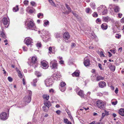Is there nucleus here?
Segmentation results:
<instances>
[{
  "instance_id": "39",
  "label": "nucleus",
  "mask_w": 124,
  "mask_h": 124,
  "mask_svg": "<svg viewBox=\"0 0 124 124\" xmlns=\"http://www.w3.org/2000/svg\"><path fill=\"white\" fill-rule=\"evenodd\" d=\"M66 85V83L64 82H62L60 83V86L59 87H65Z\"/></svg>"
},
{
  "instance_id": "24",
  "label": "nucleus",
  "mask_w": 124,
  "mask_h": 124,
  "mask_svg": "<svg viewBox=\"0 0 124 124\" xmlns=\"http://www.w3.org/2000/svg\"><path fill=\"white\" fill-rule=\"evenodd\" d=\"M119 113L122 116H124V108H121L119 111Z\"/></svg>"
},
{
  "instance_id": "56",
  "label": "nucleus",
  "mask_w": 124,
  "mask_h": 124,
  "mask_svg": "<svg viewBox=\"0 0 124 124\" xmlns=\"http://www.w3.org/2000/svg\"><path fill=\"white\" fill-rule=\"evenodd\" d=\"M98 66L100 69L101 70H102V66L101 64L100 63H99L98 64Z\"/></svg>"
},
{
  "instance_id": "22",
  "label": "nucleus",
  "mask_w": 124,
  "mask_h": 124,
  "mask_svg": "<svg viewBox=\"0 0 124 124\" xmlns=\"http://www.w3.org/2000/svg\"><path fill=\"white\" fill-rule=\"evenodd\" d=\"M101 28L103 30H106L108 27V25L107 24L105 23H103L101 25Z\"/></svg>"
},
{
  "instance_id": "50",
  "label": "nucleus",
  "mask_w": 124,
  "mask_h": 124,
  "mask_svg": "<svg viewBox=\"0 0 124 124\" xmlns=\"http://www.w3.org/2000/svg\"><path fill=\"white\" fill-rule=\"evenodd\" d=\"M8 79L9 81L11 82L13 80L12 78L10 77H9L8 78Z\"/></svg>"
},
{
  "instance_id": "46",
  "label": "nucleus",
  "mask_w": 124,
  "mask_h": 124,
  "mask_svg": "<svg viewBox=\"0 0 124 124\" xmlns=\"http://www.w3.org/2000/svg\"><path fill=\"white\" fill-rule=\"evenodd\" d=\"M121 37V35L119 34H116L115 36V37L116 38L119 39Z\"/></svg>"
},
{
  "instance_id": "30",
  "label": "nucleus",
  "mask_w": 124,
  "mask_h": 124,
  "mask_svg": "<svg viewBox=\"0 0 124 124\" xmlns=\"http://www.w3.org/2000/svg\"><path fill=\"white\" fill-rule=\"evenodd\" d=\"M85 11L86 13L90 14L91 13L92 10L90 8H86Z\"/></svg>"
},
{
  "instance_id": "41",
  "label": "nucleus",
  "mask_w": 124,
  "mask_h": 124,
  "mask_svg": "<svg viewBox=\"0 0 124 124\" xmlns=\"http://www.w3.org/2000/svg\"><path fill=\"white\" fill-rule=\"evenodd\" d=\"M49 2L52 5L54 6H56V5L54 2L52 0H48Z\"/></svg>"
},
{
  "instance_id": "48",
  "label": "nucleus",
  "mask_w": 124,
  "mask_h": 124,
  "mask_svg": "<svg viewBox=\"0 0 124 124\" xmlns=\"http://www.w3.org/2000/svg\"><path fill=\"white\" fill-rule=\"evenodd\" d=\"M105 116V113H103L102 114V116L101 119L100 120V121H101L102 119L104 118V116Z\"/></svg>"
},
{
  "instance_id": "14",
  "label": "nucleus",
  "mask_w": 124,
  "mask_h": 124,
  "mask_svg": "<svg viewBox=\"0 0 124 124\" xmlns=\"http://www.w3.org/2000/svg\"><path fill=\"white\" fill-rule=\"evenodd\" d=\"M106 85V84L105 82L103 81L100 82L99 83V87L103 88Z\"/></svg>"
},
{
  "instance_id": "49",
  "label": "nucleus",
  "mask_w": 124,
  "mask_h": 124,
  "mask_svg": "<svg viewBox=\"0 0 124 124\" xmlns=\"http://www.w3.org/2000/svg\"><path fill=\"white\" fill-rule=\"evenodd\" d=\"M41 45L40 42L36 44L37 46L39 47H41Z\"/></svg>"
},
{
  "instance_id": "7",
  "label": "nucleus",
  "mask_w": 124,
  "mask_h": 124,
  "mask_svg": "<svg viewBox=\"0 0 124 124\" xmlns=\"http://www.w3.org/2000/svg\"><path fill=\"white\" fill-rule=\"evenodd\" d=\"M50 67L52 69H57V63L55 61H52L50 63Z\"/></svg>"
},
{
  "instance_id": "2",
  "label": "nucleus",
  "mask_w": 124,
  "mask_h": 124,
  "mask_svg": "<svg viewBox=\"0 0 124 124\" xmlns=\"http://www.w3.org/2000/svg\"><path fill=\"white\" fill-rule=\"evenodd\" d=\"M27 23V29L36 31L35 24L32 21H29L26 22V23Z\"/></svg>"
},
{
  "instance_id": "57",
  "label": "nucleus",
  "mask_w": 124,
  "mask_h": 124,
  "mask_svg": "<svg viewBox=\"0 0 124 124\" xmlns=\"http://www.w3.org/2000/svg\"><path fill=\"white\" fill-rule=\"evenodd\" d=\"M23 49L24 51H26L27 50V48H26L25 46L23 47Z\"/></svg>"
},
{
  "instance_id": "16",
  "label": "nucleus",
  "mask_w": 124,
  "mask_h": 124,
  "mask_svg": "<svg viewBox=\"0 0 124 124\" xmlns=\"http://www.w3.org/2000/svg\"><path fill=\"white\" fill-rule=\"evenodd\" d=\"M63 37L65 39L68 40L70 38V36L68 32H66L63 34Z\"/></svg>"
},
{
  "instance_id": "59",
  "label": "nucleus",
  "mask_w": 124,
  "mask_h": 124,
  "mask_svg": "<svg viewBox=\"0 0 124 124\" xmlns=\"http://www.w3.org/2000/svg\"><path fill=\"white\" fill-rule=\"evenodd\" d=\"M105 115H109V113L108 111H107L106 110H105Z\"/></svg>"
},
{
  "instance_id": "47",
  "label": "nucleus",
  "mask_w": 124,
  "mask_h": 124,
  "mask_svg": "<svg viewBox=\"0 0 124 124\" xmlns=\"http://www.w3.org/2000/svg\"><path fill=\"white\" fill-rule=\"evenodd\" d=\"M18 73V76L19 77H20V78H22L23 77V75H22V74L21 71H20V72H19Z\"/></svg>"
},
{
  "instance_id": "11",
  "label": "nucleus",
  "mask_w": 124,
  "mask_h": 124,
  "mask_svg": "<svg viewBox=\"0 0 124 124\" xmlns=\"http://www.w3.org/2000/svg\"><path fill=\"white\" fill-rule=\"evenodd\" d=\"M2 22L4 25L7 26L6 27L5 26L6 28L8 27L9 24V22L8 21V20L7 18H3L2 20Z\"/></svg>"
},
{
  "instance_id": "8",
  "label": "nucleus",
  "mask_w": 124,
  "mask_h": 124,
  "mask_svg": "<svg viewBox=\"0 0 124 124\" xmlns=\"http://www.w3.org/2000/svg\"><path fill=\"white\" fill-rule=\"evenodd\" d=\"M0 119L3 120H5L8 118L6 112H3L0 115Z\"/></svg>"
},
{
  "instance_id": "3",
  "label": "nucleus",
  "mask_w": 124,
  "mask_h": 124,
  "mask_svg": "<svg viewBox=\"0 0 124 124\" xmlns=\"http://www.w3.org/2000/svg\"><path fill=\"white\" fill-rule=\"evenodd\" d=\"M31 100V97H30V96H25L23 99V101L22 102V106H25L27 104L30 102Z\"/></svg>"
},
{
  "instance_id": "5",
  "label": "nucleus",
  "mask_w": 124,
  "mask_h": 124,
  "mask_svg": "<svg viewBox=\"0 0 124 124\" xmlns=\"http://www.w3.org/2000/svg\"><path fill=\"white\" fill-rule=\"evenodd\" d=\"M30 65L31 67H34V68L37 67L38 64L36 57L34 56L32 58L31 62V63Z\"/></svg>"
},
{
  "instance_id": "33",
  "label": "nucleus",
  "mask_w": 124,
  "mask_h": 124,
  "mask_svg": "<svg viewBox=\"0 0 124 124\" xmlns=\"http://www.w3.org/2000/svg\"><path fill=\"white\" fill-rule=\"evenodd\" d=\"M37 81V80L36 78H35L33 79V83H32V85L34 86H36V83Z\"/></svg>"
},
{
  "instance_id": "29",
  "label": "nucleus",
  "mask_w": 124,
  "mask_h": 124,
  "mask_svg": "<svg viewBox=\"0 0 124 124\" xmlns=\"http://www.w3.org/2000/svg\"><path fill=\"white\" fill-rule=\"evenodd\" d=\"M43 97L44 99H45L46 100H48L49 99V96L48 94H44L43 95Z\"/></svg>"
},
{
  "instance_id": "17",
  "label": "nucleus",
  "mask_w": 124,
  "mask_h": 124,
  "mask_svg": "<svg viewBox=\"0 0 124 124\" xmlns=\"http://www.w3.org/2000/svg\"><path fill=\"white\" fill-rule=\"evenodd\" d=\"M41 64L42 66V67L44 69H46L48 67L47 63L46 62L44 61L42 62Z\"/></svg>"
},
{
  "instance_id": "13",
  "label": "nucleus",
  "mask_w": 124,
  "mask_h": 124,
  "mask_svg": "<svg viewBox=\"0 0 124 124\" xmlns=\"http://www.w3.org/2000/svg\"><path fill=\"white\" fill-rule=\"evenodd\" d=\"M105 8V6L101 5L97 8V11L101 13Z\"/></svg>"
},
{
  "instance_id": "63",
  "label": "nucleus",
  "mask_w": 124,
  "mask_h": 124,
  "mask_svg": "<svg viewBox=\"0 0 124 124\" xmlns=\"http://www.w3.org/2000/svg\"><path fill=\"white\" fill-rule=\"evenodd\" d=\"M49 92L50 93H53L54 92V90L53 89H51L49 90Z\"/></svg>"
},
{
  "instance_id": "32",
  "label": "nucleus",
  "mask_w": 124,
  "mask_h": 124,
  "mask_svg": "<svg viewBox=\"0 0 124 124\" xmlns=\"http://www.w3.org/2000/svg\"><path fill=\"white\" fill-rule=\"evenodd\" d=\"M114 10L115 12H119V8L117 6H115L114 7Z\"/></svg>"
},
{
  "instance_id": "6",
  "label": "nucleus",
  "mask_w": 124,
  "mask_h": 124,
  "mask_svg": "<svg viewBox=\"0 0 124 124\" xmlns=\"http://www.w3.org/2000/svg\"><path fill=\"white\" fill-rule=\"evenodd\" d=\"M45 84L47 87L51 86L53 84L52 79L50 78L46 79L45 81Z\"/></svg>"
},
{
  "instance_id": "52",
  "label": "nucleus",
  "mask_w": 124,
  "mask_h": 124,
  "mask_svg": "<svg viewBox=\"0 0 124 124\" xmlns=\"http://www.w3.org/2000/svg\"><path fill=\"white\" fill-rule=\"evenodd\" d=\"M64 122L65 123H67V124L69 122V121L68 120V119H64Z\"/></svg>"
},
{
  "instance_id": "64",
  "label": "nucleus",
  "mask_w": 124,
  "mask_h": 124,
  "mask_svg": "<svg viewBox=\"0 0 124 124\" xmlns=\"http://www.w3.org/2000/svg\"><path fill=\"white\" fill-rule=\"evenodd\" d=\"M121 22L122 23H124V17L123 18L120 20Z\"/></svg>"
},
{
  "instance_id": "58",
  "label": "nucleus",
  "mask_w": 124,
  "mask_h": 124,
  "mask_svg": "<svg viewBox=\"0 0 124 124\" xmlns=\"http://www.w3.org/2000/svg\"><path fill=\"white\" fill-rule=\"evenodd\" d=\"M55 37L57 38H58L60 37V36L59 34L57 33L55 35Z\"/></svg>"
},
{
  "instance_id": "20",
  "label": "nucleus",
  "mask_w": 124,
  "mask_h": 124,
  "mask_svg": "<svg viewBox=\"0 0 124 124\" xmlns=\"http://www.w3.org/2000/svg\"><path fill=\"white\" fill-rule=\"evenodd\" d=\"M90 61L88 59H85L84 62V65L85 66H87L89 65L90 64Z\"/></svg>"
},
{
  "instance_id": "26",
  "label": "nucleus",
  "mask_w": 124,
  "mask_h": 124,
  "mask_svg": "<svg viewBox=\"0 0 124 124\" xmlns=\"http://www.w3.org/2000/svg\"><path fill=\"white\" fill-rule=\"evenodd\" d=\"M96 79L97 81H100L101 80H103L104 79V78L102 77L101 76H98L96 77Z\"/></svg>"
},
{
  "instance_id": "42",
  "label": "nucleus",
  "mask_w": 124,
  "mask_h": 124,
  "mask_svg": "<svg viewBox=\"0 0 124 124\" xmlns=\"http://www.w3.org/2000/svg\"><path fill=\"white\" fill-rule=\"evenodd\" d=\"M26 11H29V12L30 13H33V11L31 9H30L29 8L27 7L26 9Z\"/></svg>"
},
{
  "instance_id": "54",
  "label": "nucleus",
  "mask_w": 124,
  "mask_h": 124,
  "mask_svg": "<svg viewBox=\"0 0 124 124\" xmlns=\"http://www.w3.org/2000/svg\"><path fill=\"white\" fill-rule=\"evenodd\" d=\"M28 93L29 94V95L28 96H30V97H31V96L32 94V92L30 91H28Z\"/></svg>"
},
{
  "instance_id": "51",
  "label": "nucleus",
  "mask_w": 124,
  "mask_h": 124,
  "mask_svg": "<svg viewBox=\"0 0 124 124\" xmlns=\"http://www.w3.org/2000/svg\"><path fill=\"white\" fill-rule=\"evenodd\" d=\"M117 103V101H115L112 102L111 103L112 105H115Z\"/></svg>"
},
{
  "instance_id": "19",
  "label": "nucleus",
  "mask_w": 124,
  "mask_h": 124,
  "mask_svg": "<svg viewBox=\"0 0 124 124\" xmlns=\"http://www.w3.org/2000/svg\"><path fill=\"white\" fill-rule=\"evenodd\" d=\"M77 94L81 97L83 98L84 97V94L83 93V91L82 90H80L79 91H78Z\"/></svg>"
},
{
  "instance_id": "44",
  "label": "nucleus",
  "mask_w": 124,
  "mask_h": 124,
  "mask_svg": "<svg viewBox=\"0 0 124 124\" xmlns=\"http://www.w3.org/2000/svg\"><path fill=\"white\" fill-rule=\"evenodd\" d=\"M29 1L27 0H25L23 2V3L25 5H27L28 4Z\"/></svg>"
},
{
  "instance_id": "23",
  "label": "nucleus",
  "mask_w": 124,
  "mask_h": 124,
  "mask_svg": "<svg viewBox=\"0 0 124 124\" xmlns=\"http://www.w3.org/2000/svg\"><path fill=\"white\" fill-rule=\"evenodd\" d=\"M79 72L78 71H76L72 74V76L73 77H78L79 75Z\"/></svg>"
},
{
  "instance_id": "40",
  "label": "nucleus",
  "mask_w": 124,
  "mask_h": 124,
  "mask_svg": "<svg viewBox=\"0 0 124 124\" xmlns=\"http://www.w3.org/2000/svg\"><path fill=\"white\" fill-rule=\"evenodd\" d=\"M92 16L93 17H97L98 16V15L96 12H95L92 14Z\"/></svg>"
},
{
  "instance_id": "45",
  "label": "nucleus",
  "mask_w": 124,
  "mask_h": 124,
  "mask_svg": "<svg viewBox=\"0 0 124 124\" xmlns=\"http://www.w3.org/2000/svg\"><path fill=\"white\" fill-rule=\"evenodd\" d=\"M30 3L31 5L32 6H36V3L34 1H31L30 2Z\"/></svg>"
},
{
  "instance_id": "62",
  "label": "nucleus",
  "mask_w": 124,
  "mask_h": 124,
  "mask_svg": "<svg viewBox=\"0 0 124 124\" xmlns=\"http://www.w3.org/2000/svg\"><path fill=\"white\" fill-rule=\"evenodd\" d=\"M72 13L76 17L78 16V15L76 13L73 12H72Z\"/></svg>"
},
{
  "instance_id": "28",
  "label": "nucleus",
  "mask_w": 124,
  "mask_h": 124,
  "mask_svg": "<svg viewBox=\"0 0 124 124\" xmlns=\"http://www.w3.org/2000/svg\"><path fill=\"white\" fill-rule=\"evenodd\" d=\"M90 6L92 9H94L95 8L96 5L94 2H92L90 4Z\"/></svg>"
},
{
  "instance_id": "35",
  "label": "nucleus",
  "mask_w": 124,
  "mask_h": 124,
  "mask_svg": "<svg viewBox=\"0 0 124 124\" xmlns=\"http://www.w3.org/2000/svg\"><path fill=\"white\" fill-rule=\"evenodd\" d=\"M108 13V10L106 8V7L105 9H104L102 11L101 13H102L103 15H105L106 14Z\"/></svg>"
},
{
  "instance_id": "34",
  "label": "nucleus",
  "mask_w": 124,
  "mask_h": 124,
  "mask_svg": "<svg viewBox=\"0 0 124 124\" xmlns=\"http://www.w3.org/2000/svg\"><path fill=\"white\" fill-rule=\"evenodd\" d=\"M37 16L38 18H41L43 17V14L42 13H39L38 14Z\"/></svg>"
},
{
  "instance_id": "4",
  "label": "nucleus",
  "mask_w": 124,
  "mask_h": 124,
  "mask_svg": "<svg viewBox=\"0 0 124 124\" xmlns=\"http://www.w3.org/2000/svg\"><path fill=\"white\" fill-rule=\"evenodd\" d=\"M40 32L43 36V40L44 41H46L48 40V39L49 38V36L48 35V32L44 30H43L41 31H38V32L39 33V34Z\"/></svg>"
},
{
  "instance_id": "9",
  "label": "nucleus",
  "mask_w": 124,
  "mask_h": 124,
  "mask_svg": "<svg viewBox=\"0 0 124 124\" xmlns=\"http://www.w3.org/2000/svg\"><path fill=\"white\" fill-rule=\"evenodd\" d=\"M52 77L53 78L54 80H59L61 76L60 75V74L58 73H54L52 76Z\"/></svg>"
},
{
  "instance_id": "53",
  "label": "nucleus",
  "mask_w": 124,
  "mask_h": 124,
  "mask_svg": "<svg viewBox=\"0 0 124 124\" xmlns=\"http://www.w3.org/2000/svg\"><path fill=\"white\" fill-rule=\"evenodd\" d=\"M100 55L102 57H104V55L102 51H101L100 52Z\"/></svg>"
},
{
  "instance_id": "31",
  "label": "nucleus",
  "mask_w": 124,
  "mask_h": 124,
  "mask_svg": "<svg viewBox=\"0 0 124 124\" xmlns=\"http://www.w3.org/2000/svg\"><path fill=\"white\" fill-rule=\"evenodd\" d=\"M13 11L14 12H16L18 11L19 10L18 6L16 5V7L13 8Z\"/></svg>"
},
{
  "instance_id": "10",
  "label": "nucleus",
  "mask_w": 124,
  "mask_h": 124,
  "mask_svg": "<svg viewBox=\"0 0 124 124\" xmlns=\"http://www.w3.org/2000/svg\"><path fill=\"white\" fill-rule=\"evenodd\" d=\"M24 42L28 46L30 45L31 43L32 42V39L30 38H26Z\"/></svg>"
},
{
  "instance_id": "21",
  "label": "nucleus",
  "mask_w": 124,
  "mask_h": 124,
  "mask_svg": "<svg viewBox=\"0 0 124 124\" xmlns=\"http://www.w3.org/2000/svg\"><path fill=\"white\" fill-rule=\"evenodd\" d=\"M44 104L45 105V106H46L48 108V109H49L51 106L50 102L48 101H46L45 102H44Z\"/></svg>"
},
{
  "instance_id": "27",
  "label": "nucleus",
  "mask_w": 124,
  "mask_h": 124,
  "mask_svg": "<svg viewBox=\"0 0 124 124\" xmlns=\"http://www.w3.org/2000/svg\"><path fill=\"white\" fill-rule=\"evenodd\" d=\"M0 35L4 39H6V37L4 32L3 30H2V31H0Z\"/></svg>"
},
{
  "instance_id": "37",
  "label": "nucleus",
  "mask_w": 124,
  "mask_h": 124,
  "mask_svg": "<svg viewBox=\"0 0 124 124\" xmlns=\"http://www.w3.org/2000/svg\"><path fill=\"white\" fill-rule=\"evenodd\" d=\"M47 107H46V106H43L42 107V108L43 109V110L45 112H47L48 109V108H46Z\"/></svg>"
},
{
  "instance_id": "38",
  "label": "nucleus",
  "mask_w": 124,
  "mask_h": 124,
  "mask_svg": "<svg viewBox=\"0 0 124 124\" xmlns=\"http://www.w3.org/2000/svg\"><path fill=\"white\" fill-rule=\"evenodd\" d=\"M35 74L37 77H39L41 76V74L38 71L35 72Z\"/></svg>"
},
{
  "instance_id": "60",
  "label": "nucleus",
  "mask_w": 124,
  "mask_h": 124,
  "mask_svg": "<svg viewBox=\"0 0 124 124\" xmlns=\"http://www.w3.org/2000/svg\"><path fill=\"white\" fill-rule=\"evenodd\" d=\"M22 82L23 84L24 85H25V80L24 78H23L22 79Z\"/></svg>"
},
{
  "instance_id": "43",
  "label": "nucleus",
  "mask_w": 124,
  "mask_h": 124,
  "mask_svg": "<svg viewBox=\"0 0 124 124\" xmlns=\"http://www.w3.org/2000/svg\"><path fill=\"white\" fill-rule=\"evenodd\" d=\"M101 22V20L100 18H97L96 20V23H100Z\"/></svg>"
},
{
  "instance_id": "25",
  "label": "nucleus",
  "mask_w": 124,
  "mask_h": 124,
  "mask_svg": "<svg viewBox=\"0 0 124 124\" xmlns=\"http://www.w3.org/2000/svg\"><path fill=\"white\" fill-rule=\"evenodd\" d=\"M43 25L44 27H46L47 25H49V21L47 20H45L44 21Z\"/></svg>"
},
{
  "instance_id": "36",
  "label": "nucleus",
  "mask_w": 124,
  "mask_h": 124,
  "mask_svg": "<svg viewBox=\"0 0 124 124\" xmlns=\"http://www.w3.org/2000/svg\"><path fill=\"white\" fill-rule=\"evenodd\" d=\"M59 88L62 92H64L66 89V87H59Z\"/></svg>"
},
{
  "instance_id": "1",
  "label": "nucleus",
  "mask_w": 124,
  "mask_h": 124,
  "mask_svg": "<svg viewBox=\"0 0 124 124\" xmlns=\"http://www.w3.org/2000/svg\"><path fill=\"white\" fill-rule=\"evenodd\" d=\"M96 104L98 108L103 109L105 108L106 103L104 101L98 100L96 101Z\"/></svg>"
},
{
  "instance_id": "12",
  "label": "nucleus",
  "mask_w": 124,
  "mask_h": 124,
  "mask_svg": "<svg viewBox=\"0 0 124 124\" xmlns=\"http://www.w3.org/2000/svg\"><path fill=\"white\" fill-rule=\"evenodd\" d=\"M107 64L108 65V67L111 71H115L116 67L114 65L111 64L109 62H108Z\"/></svg>"
},
{
  "instance_id": "55",
  "label": "nucleus",
  "mask_w": 124,
  "mask_h": 124,
  "mask_svg": "<svg viewBox=\"0 0 124 124\" xmlns=\"http://www.w3.org/2000/svg\"><path fill=\"white\" fill-rule=\"evenodd\" d=\"M110 51L112 53H113L114 54H115L116 52V50L115 49L111 50Z\"/></svg>"
},
{
  "instance_id": "18",
  "label": "nucleus",
  "mask_w": 124,
  "mask_h": 124,
  "mask_svg": "<svg viewBox=\"0 0 124 124\" xmlns=\"http://www.w3.org/2000/svg\"><path fill=\"white\" fill-rule=\"evenodd\" d=\"M65 5L66 7L68 10V11H66L65 12V13L66 14H68L71 12V8L66 3L65 4Z\"/></svg>"
},
{
  "instance_id": "15",
  "label": "nucleus",
  "mask_w": 124,
  "mask_h": 124,
  "mask_svg": "<svg viewBox=\"0 0 124 124\" xmlns=\"http://www.w3.org/2000/svg\"><path fill=\"white\" fill-rule=\"evenodd\" d=\"M102 19L103 21L105 22H108L111 20V18L108 16L103 17Z\"/></svg>"
},
{
  "instance_id": "61",
  "label": "nucleus",
  "mask_w": 124,
  "mask_h": 124,
  "mask_svg": "<svg viewBox=\"0 0 124 124\" xmlns=\"http://www.w3.org/2000/svg\"><path fill=\"white\" fill-rule=\"evenodd\" d=\"M118 16L120 18H121V16L122 15V13H120L118 14Z\"/></svg>"
}]
</instances>
